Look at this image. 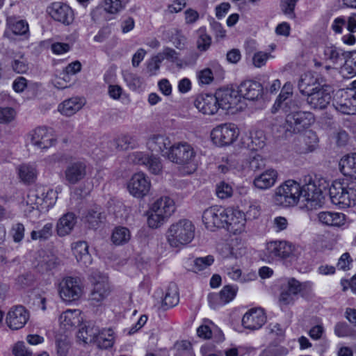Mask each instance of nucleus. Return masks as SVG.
Segmentation results:
<instances>
[{
	"instance_id": "f257e3e1",
	"label": "nucleus",
	"mask_w": 356,
	"mask_h": 356,
	"mask_svg": "<svg viewBox=\"0 0 356 356\" xmlns=\"http://www.w3.org/2000/svg\"><path fill=\"white\" fill-rule=\"evenodd\" d=\"M327 181L322 177L315 176L309 178L308 183L301 186L300 200L305 202L309 209H316L324 204V191L328 187Z\"/></svg>"
},
{
	"instance_id": "f03ea898",
	"label": "nucleus",
	"mask_w": 356,
	"mask_h": 356,
	"mask_svg": "<svg viewBox=\"0 0 356 356\" xmlns=\"http://www.w3.org/2000/svg\"><path fill=\"white\" fill-rule=\"evenodd\" d=\"M195 233L194 224L188 219H181L168 227L165 236L171 248L180 250L193 240Z\"/></svg>"
},
{
	"instance_id": "7ed1b4c3",
	"label": "nucleus",
	"mask_w": 356,
	"mask_h": 356,
	"mask_svg": "<svg viewBox=\"0 0 356 356\" xmlns=\"http://www.w3.org/2000/svg\"><path fill=\"white\" fill-rule=\"evenodd\" d=\"M175 210V202L168 196L157 199L147 211V224L153 229L162 226Z\"/></svg>"
},
{
	"instance_id": "20e7f679",
	"label": "nucleus",
	"mask_w": 356,
	"mask_h": 356,
	"mask_svg": "<svg viewBox=\"0 0 356 356\" xmlns=\"http://www.w3.org/2000/svg\"><path fill=\"white\" fill-rule=\"evenodd\" d=\"M332 202L340 208L356 204V178L347 182L334 181L329 188Z\"/></svg>"
},
{
	"instance_id": "39448f33",
	"label": "nucleus",
	"mask_w": 356,
	"mask_h": 356,
	"mask_svg": "<svg viewBox=\"0 0 356 356\" xmlns=\"http://www.w3.org/2000/svg\"><path fill=\"white\" fill-rule=\"evenodd\" d=\"M164 156L171 162L182 166L195 167L196 152L191 145L187 142L175 143L170 146ZM195 168H193V170Z\"/></svg>"
},
{
	"instance_id": "423d86ee",
	"label": "nucleus",
	"mask_w": 356,
	"mask_h": 356,
	"mask_svg": "<svg viewBox=\"0 0 356 356\" xmlns=\"http://www.w3.org/2000/svg\"><path fill=\"white\" fill-rule=\"evenodd\" d=\"M312 287L310 282H300L293 277L288 278L286 282L282 285L279 302L282 305L293 304L298 294L305 296L312 291Z\"/></svg>"
},
{
	"instance_id": "0eeeda50",
	"label": "nucleus",
	"mask_w": 356,
	"mask_h": 356,
	"mask_svg": "<svg viewBox=\"0 0 356 356\" xmlns=\"http://www.w3.org/2000/svg\"><path fill=\"white\" fill-rule=\"evenodd\" d=\"M301 186L293 180L286 181L276 188L275 203L284 207L294 206L300 200Z\"/></svg>"
},
{
	"instance_id": "6e6552de",
	"label": "nucleus",
	"mask_w": 356,
	"mask_h": 356,
	"mask_svg": "<svg viewBox=\"0 0 356 356\" xmlns=\"http://www.w3.org/2000/svg\"><path fill=\"white\" fill-rule=\"evenodd\" d=\"M314 121L313 115L310 112L297 111L289 113L286 116L284 129L286 136L297 134L307 128Z\"/></svg>"
},
{
	"instance_id": "1a4fd4ad",
	"label": "nucleus",
	"mask_w": 356,
	"mask_h": 356,
	"mask_svg": "<svg viewBox=\"0 0 356 356\" xmlns=\"http://www.w3.org/2000/svg\"><path fill=\"white\" fill-rule=\"evenodd\" d=\"M292 95V85L289 83L284 84L273 105V112L281 110L289 114L298 111L300 108V102L298 99H293Z\"/></svg>"
},
{
	"instance_id": "9d476101",
	"label": "nucleus",
	"mask_w": 356,
	"mask_h": 356,
	"mask_svg": "<svg viewBox=\"0 0 356 356\" xmlns=\"http://www.w3.org/2000/svg\"><path fill=\"white\" fill-rule=\"evenodd\" d=\"M59 295L65 302L78 300L83 291V286L78 277H67L59 284Z\"/></svg>"
},
{
	"instance_id": "9b49d317",
	"label": "nucleus",
	"mask_w": 356,
	"mask_h": 356,
	"mask_svg": "<svg viewBox=\"0 0 356 356\" xmlns=\"http://www.w3.org/2000/svg\"><path fill=\"white\" fill-rule=\"evenodd\" d=\"M91 282L93 289L90 294V300L93 304L103 301L110 294L111 288L108 277L99 271H94L91 274Z\"/></svg>"
},
{
	"instance_id": "f8f14e48",
	"label": "nucleus",
	"mask_w": 356,
	"mask_h": 356,
	"mask_svg": "<svg viewBox=\"0 0 356 356\" xmlns=\"http://www.w3.org/2000/svg\"><path fill=\"white\" fill-rule=\"evenodd\" d=\"M227 209L221 207H211L203 212L202 221L207 229L214 231L216 228L225 227Z\"/></svg>"
},
{
	"instance_id": "ddd939ff",
	"label": "nucleus",
	"mask_w": 356,
	"mask_h": 356,
	"mask_svg": "<svg viewBox=\"0 0 356 356\" xmlns=\"http://www.w3.org/2000/svg\"><path fill=\"white\" fill-rule=\"evenodd\" d=\"M334 106L337 111L343 114H355L356 90H341L338 91L334 97Z\"/></svg>"
},
{
	"instance_id": "4468645a",
	"label": "nucleus",
	"mask_w": 356,
	"mask_h": 356,
	"mask_svg": "<svg viewBox=\"0 0 356 356\" xmlns=\"http://www.w3.org/2000/svg\"><path fill=\"white\" fill-rule=\"evenodd\" d=\"M213 141L219 145H229L238 138V131L234 124H222L215 127L211 134Z\"/></svg>"
},
{
	"instance_id": "2eb2a0df",
	"label": "nucleus",
	"mask_w": 356,
	"mask_h": 356,
	"mask_svg": "<svg viewBox=\"0 0 356 356\" xmlns=\"http://www.w3.org/2000/svg\"><path fill=\"white\" fill-rule=\"evenodd\" d=\"M294 246L286 241H270L266 244L265 254L270 260L289 257L294 251Z\"/></svg>"
},
{
	"instance_id": "dca6fc26",
	"label": "nucleus",
	"mask_w": 356,
	"mask_h": 356,
	"mask_svg": "<svg viewBox=\"0 0 356 356\" xmlns=\"http://www.w3.org/2000/svg\"><path fill=\"white\" fill-rule=\"evenodd\" d=\"M129 160L135 164L145 165L148 170L154 175L160 174L163 169L160 157L153 154L148 155L142 152H136L129 154Z\"/></svg>"
},
{
	"instance_id": "f3484780",
	"label": "nucleus",
	"mask_w": 356,
	"mask_h": 356,
	"mask_svg": "<svg viewBox=\"0 0 356 356\" xmlns=\"http://www.w3.org/2000/svg\"><path fill=\"white\" fill-rule=\"evenodd\" d=\"M331 88L323 83L317 90L306 97V102L311 108L315 110L325 109L331 101Z\"/></svg>"
},
{
	"instance_id": "a211bd4d",
	"label": "nucleus",
	"mask_w": 356,
	"mask_h": 356,
	"mask_svg": "<svg viewBox=\"0 0 356 356\" xmlns=\"http://www.w3.org/2000/svg\"><path fill=\"white\" fill-rule=\"evenodd\" d=\"M150 187V181L143 172L135 173L127 183L129 192L137 198L147 195Z\"/></svg>"
},
{
	"instance_id": "6ab92c4d",
	"label": "nucleus",
	"mask_w": 356,
	"mask_h": 356,
	"mask_svg": "<svg viewBox=\"0 0 356 356\" xmlns=\"http://www.w3.org/2000/svg\"><path fill=\"white\" fill-rule=\"evenodd\" d=\"M47 12L54 20L65 26L74 21L73 10L65 3L54 2L47 7Z\"/></svg>"
},
{
	"instance_id": "aec40b11",
	"label": "nucleus",
	"mask_w": 356,
	"mask_h": 356,
	"mask_svg": "<svg viewBox=\"0 0 356 356\" xmlns=\"http://www.w3.org/2000/svg\"><path fill=\"white\" fill-rule=\"evenodd\" d=\"M29 319V312L24 306L12 307L8 311L6 323L13 330H17L24 327Z\"/></svg>"
},
{
	"instance_id": "412c9836",
	"label": "nucleus",
	"mask_w": 356,
	"mask_h": 356,
	"mask_svg": "<svg viewBox=\"0 0 356 356\" xmlns=\"http://www.w3.org/2000/svg\"><path fill=\"white\" fill-rule=\"evenodd\" d=\"M31 143L39 149H48L56 144V137L51 128L40 127L33 131Z\"/></svg>"
},
{
	"instance_id": "4be33fe9",
	"label": "nucleus",
	"mask_w": 356,
	"mask_h": 356,
	"mask_svg": "<svg viewBox=\"0 0 356 356\" xmlns=\"http://www.w3.org/2000/svg\"><path fill=\"white\" fill-rule=\"evenodd\" d=\"M225 228L234 234H238L245 229L246 218L243 212L237 209H227Z\"/></svg>"
},
{
	"instance_id": "5701e85b",
	"label": "nucleus",
	"mask_w": 356,
	"mask_h": 356,
	"mask_svg": "<svg viewBox=\"0 0 356 356\" xmlns=\"http://www.w3.org/2000/svg\"><path fill=\"white\" fill-rule=\"evenodd\" d=\"M219 106L225 110L234 108L240 102V95L238 90L232 88H222L215 92Z\"/></svg>"
},
{
	"instance_id": "b1692460",
	"label": "nucleus",
	"mask_w": 356,
	"mask_h": 356,
	"mask_svg": "<svg viewBox=\"0 0 356 356\" xmlns=\"http://www.w3.org/2000/svg\"><path fill=\"white\" fill-rule=\"evenodd\" d=\"M65 179L70 184H76L83 179L87 174L85 161H76L70 163L65 170Z\"/></svg>"
},
{
	"instance_id": "393cba45",
	"label": "nucleus",
	"mask_w": 356,
	"mask_h": 356,
	"mask_svg": "<svg viewBox=\"0 0 356 356\" xmlns=\"http://www.w3.org/2000/svg\"><path fill=\"white\" fill-rule=\"evenodd\" d=\"M238 90L240 98L242 97L248 100L254 101L262 97L264 88L259 82L248 80L240 84Z\"/></svg>"
},
{
	"instance_id": "a878e982",
	"label": "nucleus",
	"mask_w": 356,
	"mask_h": 356,
	"mask_svg": "<svg viewBox=\"0 0 356 356\" xmlns=\"http://www.w3.org/2000/svg\"><path fill=\"white\" fill-rule=\"evenodd\" d=\"M266 317L261 308H254L246 312L242 318V325L246 329H259L266 323Z\"/></svg>"
},
{
	"instance_id": "bb28decb",
	"label": "nucleus",
	"mask_w": 356,
	"mask_h": 356,
	"mask_svg": "<svg viewBox=\"0 0 356 356\" xmlns=\"http://www.w3.org/2000/svg\"><path fill=\"white\" fill-rule=\"evenodd\" d=\"M194 104L200 112L206 115H213L220 108L216 95H200L196 98Z\"/></svg>"
},
{
	"instance_id": "cd10ccee",
	"label": "nucleus",
	"mask_w": 356,
	"mask_h": 356,
	"mask_svg": "<svg viewBox=\"0 0 356 356\" xmlns=\"http://www.w3.org/2000/svg\"><path fill=\"white\" fill-rule=\"evenodd\" d=\"M323 84L322 81H320L319 79L312 73H305L301 76L298 87L300 93L307 97Z\"/></svg>"
},
{
	"instance_id": "c85d7f7f",
	"label": "nucleus",
	"mask_w": 356,
	"mask_h": 356,
	"mask_svg": "<svg viewBox=\"0 0 356 356\" xmlns=\"http://www.w3.org/2000/svg\"><path fill=\"white\" fill-rule=\"evenodd\" d=\"M147 146L152 152L161 153L164 156V153L168 151L172 144L168 136L163 134H154L148 138Z\"/></svg>"
},
{
	"instance_id": "c756f323",
	"label": "nucleus",
	"mask_w": 356,
	"mask_h": 356,
	"mask_svg": "<svg viewBox=\"0 0 356 356\" xmlns=\"http://www.w3.org/2000/svg\"><path fill=\"white\" fill-rule=\"evenodd\" d=\"M278 177L277 172L274 169H268L257 176L253 184L254 186L261 190L270 188L275 184Z\"/></svg>"
},
{
	"instance_id": "7c9ffc66",
	"label": "nucleus",
	"mask_w": 356,
	"mask_h": 356,
	"mask_svg": "<svg viewBox=\"0 0 356 356\" xmlns=\"http://www.w3.org/2000/svg\"><path fill=\"white\" fill-rule=\"evenodd\" d=\"M59 321L61 326L66 330L75 327L79 325L82 321L81 312L78 309H67L60 314Z\"/></svg>"
},
{
	"instance_id": "2f4dec72",
	"label": "nucleus",
	"mask_w": 356,
	"mask_h": 356,
	"mask_svg": "<svg viewBox=\"0 0 356 356\" xmlns=\"http://www.w3.org/2000/svg\"><path fill=\"white\" fill-rule=\"evenodd\" d=\"M318 221L327 226L340 227L345 224V215L341 213L321 211L318 214Z\"/></svg>"
},
{
	"instance_id": "473e14b6",
	"label": "nucleus",
	"mask_w": 356,
	"mask_h": 356,
	"mask_svg": "<svg viewBox=\"0 0 356 356\" xmlns=\"http://www.w3.org/2000/svg\"><path fill=\"white\" fill-rule=\"evenodd\" d=\"M105 218L102 209L95 206L87 211L84 217V222L90 228L97 229L104 222Z\"/></svg>"
},
{
	"instance_id": "72a5a7b5",
	"label": "nucleus",
	"mask_w": 356,
	"mask_h": 356,
	"mask_svg": "<svg viewBox=\"0 0 356 356\" xmlns=\"http://www.w3.org/2000/svg\"><path fill=\"white\" fill-rule=\"evenodd\" d=\"M84 105L83 101L77 97L65 100L58 106V111L61 114L71 116L79 111Z\"/></svg>"
},
{
	"instance_id": "f704fd0d",
	"label": "nucleus",
	"mask_w": 356,
	"mask_h": 356,
	"mask_svg": "<svg viewBox=\"0 0 356 356\" xmlns=\"http://www.w3.org/2000/svg\"><path fill=\"white\" fill-rule=\"evenodd\" d=\"M76 222L74 213L69 212L63 215L58 220L56 226L57 233L60 236L67 235L73 229Z\"/></svg>"
},
{
	"instance_id": "c9c22d12",
	"label": "nucleus",
	"mask_w": 356,
	"mask_h": 356,
	"mask_svg": "<svg viewBox=\"0 0 356 356\" xmlns=\"http://www.w3.org/2000/svg\"><path fill=\"white\" fill-rule=\"evenodd\" d=\"M72 250L78 262H81L86 266L91 263L88 245L86 241H77L72 243Z\"/></svg>"
},
{
	"instance_id": "e433bc0d",
	"label": "nucleus",
	"mask_w": 356,
	"mask_h": 356,
	"mask_svg": "<svg viewBox=\"0 0 356 356\" xmlns=\"http://www.w3.org/2000/svg\"><path fill=\"white\" fill-rule=\"evenodd\" d=\"M114 342L113 331L111 329L99 330L96 335L95 343L101 349L111 348Z\"/></svg>"
},
{
	"instance_id": "4c0bfd02",
	"label": "nucleus",
	"mask_w": 356,
	"mask_h": 356,
	"mask_svg": "<svg viewBox=\"0 0 356 356\" xmlns=\"http://www.w3.org/2000/svg\"><path fill=\"white\" fill-rule=\"evenodd\" d=\"M341 172L348 176L356 175V153L343 156L340 162Z\"/></svg>"
},
{
	"instance_id": "58836bf2",
	"label": "nucleus",
	"mask_w": 356,
	"mask_h": 356,
	"mask_svg": "<svg viewBox=\"0 0 356 356\" xmlns=\"http://www.w3.org/2000/svg\"><path fill=\"white\" fill-rule=\"evenodd\" d=\"M7 26L15 35H25L29 33V24L23 19H17L13 17H8Z\"/></svg>"
},
{
	"instance_id": "ea45409f",
	"label": "nucleus",
	"mask_w": 356,
	"mask_h": 356,
	"mask_svg": "<svg viewBox=\"0 0 356 356\" xmlns=\"http://www.w3.org/2000/svg\"><path fill=\"white\" fill-rule=\"evenodd\" d=\"M131 238V234L129 230L124 227H116L112 234L111 241L117 245H123L127 243Z\"/></svg>"
},
{
	"instance_id": "a19ab883",
	"label": "nucleus",
	"mask_w": 356,
	"mask_h": 356,
	"mask_svg": "<svg viewBox=\"0 0 356 356\" xmlns=\"http://www.w3.org/2000/svg\"><path fill=\"white\" fill-rule=\"evenodd\" d=\"M98 332L97 327L86 326L80 329L77 333V338L85 343H91L95 341L96 335Z\"/></svg>"
},
{
	"instance_id": "79ce46f5",
	"label": "nucleus",
	"mask_w": 356,
	"mask_h": 356,
	"mask_svg": "<svg viewBox=\"0 0 356 356\" xmlns=\"http://www.w3.org/2000/svg\"><path fill=\"white\" fill-rule=\"evenodd\" d=\"M179 302V295L175 285L170 286L165 293L162 302L163 309H168L177 305Z\"/></svg>"
},
{
	"instance_id": "37998d69",
	"label": "nucleus",
	"mask_w": 356,
	"mask_h": 356,
	"mask_svg": "<svg viewBox=\"0 0 356 356\" xmlns=\"http://www.w3.org/2000/svg\"><path fill=\"white\" fill-rule=\"evenodd\" d=\"M347 54L348 53L343 52L342 50L339 49L335 47H327L324 50L325 58L333 64L342 62L347 56Z\"/></svg>"
},
{
	"instance_id": "c03bdc74",
	"label": "nucleus",
	"mask_w": 356,
	"mask_h": 356,
	"mask_svg": "<svg viewBox=\"0 0 356 356\" xmlns=\"http://www.w3.org/2000/svg\"><path fill=\"white\" fill-rule=\"evenodd\" d=\"M197 48L200 51H207L211 46V38L207 33L204 28H200L197 31Z\"/></svg>"
},
{
	"instance_id": "a18cd8bd",
	"label": "nucleus",
	"mask_w": 356,
	"mask_h": 356,
	"mask_svg": "<svg viewBox=\"0 0 356 356\" xmlns=\"http://www.w3.org/2000/svg\"><path fill=\"white\" fill-rule=\"evenodd\" d=\"M19 178L25 183L33 182L36 177L35 168L29 165L23 164L18 168Z\"/></svg>"
},
{
	"instance_id": "49530a36",
	"label": "nucleus",
	"mask_w": 356,
	"mask_h": 356,
	"mask_svg": "<svg viewBox=\"0 0 356 356\" xmlns=\"http://www.w3.org/2000/svg\"><path fill=\"white\" fill-rule=\"evenodd\" d=\"M58 264L57 259L54 255H44L38 261L37 268L39 271L43 273L44 271L51 270Z\"/></svg>"
},
{
	"instance_id": "de8ad7c7",
	"label": "nucleus",
	"mask_w": 356,
	"mask_h": 356,
	"mask_svg": "<svg viewBox=\"0 0 356 356\" xmlns=\"http://www.w3.org/2000/svg\"><path fill=\"white\" fill-rule=\"evenodd\" d=\"M334 334L339 337H355L356 331L346 322H339L334 326Z\"/></svg>"
},
{
	"instance_id": "09e8293b",
	"label": "nucleus",
	"mask_w": 356,
	"mask_h": 356,
	"mask_svg": "<svg viewBox=\"0 0 356 356\" xmlns=\"http://www.w3.org/2000/svg\"><path fill=\"white\" fill-rule=\"evenodd\" d=\"M238 288L232 285H226L218 293L220 302L226 304L232 301L236 295Z\"/></svg>"
},
{
	"instance_id": "8fccbe9b",
	"label": "nucleus",
	"mask_w": 356,
	"mask_h": 356,
	"mask_svg": "<svg viewBox=\"0 0 356 356\" xmlns=\"http://www.w3.org/2000/svg\"><path fill=\"white\" fill-rule=\"evenodd\" d=\"M248 140H251V144L248 143V146L252 149H261L265 145V136L262 131L250 133Z\"/></svg>"
},
{
	"instance_id": "3c124183",
	"label": "nucleus",
	"mask_w": 356,
	"mask_h": 356,
	"mask_svg": "<svg viewBox=\"0 0 356 356\" xmlns=\"http://www.w3.org/2000/svg\"><path fill=\"white\" fill-rule=\"evenodd\" d=\"M52 223H47L38 231H32L31 237L33 240L45 241L52 235Z\"/></svg>"
},
{
	"instance_id": "603ef678",
	"label": "nucleus",
	"mask_w": 356,
	"mask_h": 356,
	"mask_svg": "<svg viewBox=\"0 0 356 356\" xmlns=\"http://www.w3.org/2000/svg\"><path fill=\"white\" fill-rule=\"evenodd\" d=\"M214 261V258L211 255L204 257H197L193 260V271L197 273L203 270L210 266Z\"/></svg>"
},
{
	"instance_id": "864d4df0",
	"label": "nucleus",
	"mask_w": 356,
	"mask_h": 356,
	"mask_svg": "<svg viewBox=\"0 0 356 356\" xmlns=\"http://www.w3.org/2000/svg\"><path fill=\"white\" fill-rule=\"evenodd\" d=\"M249 168L252 171L261 170L265 166V160L264 157L257 153L252 152L248 159Z\"/></svg>"
},
{
	"instance_id": "5fc2aeb1",
	"label": "nucleus",
	"mask_w": 356,
	"mask_h": 356,
	"mask_svg": "<svg viewBox=\"0 0 356 356\" xmlns=\"http://www.w3.org/2000/svg\"><path fill=\"white\" fill-rule=\"evenodd\" d=\"M216 193L220 199L230 197L233 193L232 187L225 181H220L216 185Z\"/></svg>"
},
{
	"instance_id": "6e6d98bb",
	"label": "nucleus",
	"mask_w": 356,
	"mask_h": 356,
	"mask_svg": "<svg viewBox=\"0 0 356 356\" xmlns=\"http://www.w3.org/2000/svg\"><path fill=\"white\" fill-rule=\"evenodd\" d=\"M134 139L129 135H122L113 140V143L117 149L120 150H125L130 147H133Z\"/></svg>"
},
{
	"instance_id": "4d7b16f0",
	"label": "nucleus",
	"mask_w": 356,
	"mask_h": 356,
	"mask_svg": "<svg viewBox=\"0 0 356 356\" xmlns=\"http://www.w3.org/2000/svg\"><path fill=\"white\" fill-rule=\"evenodd\" d=\"M56 346L58 356H66L70 349V341L66 337H60L56 340Z\"/></svg>"
},
{
	"instance_id": "13d9d810",
	"label": "nucleus",
	"mask_w": 356,
	"mask_h": 356,
	"mask_svg": "<svg viewBox=\"0 0 356 356\" xmlns=\"http://www.w3.org/2000/svg\"><path fill=\"white\" fill-rule=\"evenodd\" d=\"M298 0H282L281 8L282 12L289 18H295L294 9Z\"/></svg>"
},
{
	"instance_id": "bf43d9fd",
	"label": "nucleus",
	"mask_w": 356,
	"mask_h": 356,
	"mask_svg": "<svg viewBox=\"0 0 356 356\" xmlns=\"http://www.w3.org/2000/svg\"><path fill=\"white\" fill-rule=\"evenodd\" d=\"M124 8L121 0H105L104 10L109 13L115 14Z\"/></svg>"
},
{
	"instance_id": "052dcab7",
	"label": "nucleus",
	"mask_w": 356,
	"mask_h": 356,
	"mask_svg": "<svg viewBox=\"0 0 356 356\" xmlns=\"http://www.w3.org/2000/svg\"><path fill=\"white\" fill-rule=\"evenodd\" d=\"M239 249H236L232 248L228 243H223L221 245L219 248V252L222 257L224 258H229V257H238V252Z\"/></svg>"
},
{
	"instance_id": "680f3d73",
	"label": "nucleus",
	"mask_w": 356,
	"mask_h": 356,
	"mask_svg": "<svg viewBox=\"0 0 356 356\" xmlns=\"http://www.w3.org/2000/svg\"><path fill=\"white\" fill-rule=\"evenodd\" d=\"M13 70L18 73L23 74L26 72L29 69L27 61L24 59V56H21L19 59H15L12 63Z\"/></svg>"
},
{
	"instance_id": "e2e57ef3",
	"label": "nucleus",
	"mask_w": 356,
	"mask_h": 356,
	"mask_svg": "<svg viewBox=\"0 0 356 356\" xmlns=\"http://www.w3.org/2000/svg\"><path fill=\"white\" fill-rule=\"evenodd\" d=\"M197 78L200 84H210L213 81V72L211 69L205 68L198 72Z\"/></svg>"
},
{
	"instance_id": "0e129e2a",
	"label": "nucleus",
	"mask_w": 356,
	"mask_h": 356,
	"mask_svg": "<svg viewBox=\"0 0 356 356\" xmlns=\"http://www.w3.org/2000/svg\"><path fill=\"white\" fill-rule=\"evenodd\" d=\"M15 112L10 107L0 108V123H8L15 118Z\"/></svg>"
},
{
	"instance_id": "69168bd1",
	"label": "nucleus",
	"mask_w": 356,
	"mask_h": 356,
	"mask_svg": "<svg viewBox=\"0 0 356 356\" xmlns=\"http://www.w3.org/2000/svg\"><path fill=\"white\" fill-rule=\"evenodd\" d=\"M350 56L345 60V69L350 74H356V52L348 53Z\"/></svg>"
},
{
	"instance_id": "338daca9",
	"label": "nucleus",
	"mask_w": 356,
	"mask_h": 356,
	"mask_svg": "<svg viewBox=\"0 0 356 356\" xmlns=\"http://www.w3.org/2000/svg\"><path fill=\"white\" fill-rule=\"evenodd\" d=\"M325 333V328L322 324L313 326L309 331V336L314 340L322 339Z\"/></svg>"
},
{
	"instance_id": "774afa93",
	"label": "nucleus",
	"mask_w": 356,
	"mask_h": 356,
	"mask_svg": "<svg viewBox=\"0 0 356 356\" xmlns=\"http://www.w3.org/2000/svg\"><path fill=\"white\" fill-rule=\"evenodd\" d=\"M268 57V54L262 51L254 54L252 58L254 65L257 67H261L264 66L266 64Z\"/></svg>"
}]
</instances>
